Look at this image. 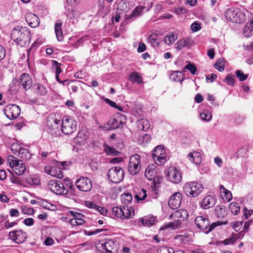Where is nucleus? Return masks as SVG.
I'll return each instance as SVG.
<instances>
[{
    "label": "nucleus",
    "instance_id": "nucleus-45",
    "mask_svg": "<svg viewBox=\"0 0 253 253\" xmlns=\"http://www.w3.org/2000/svg\"><path fill=\"white\" fill-rule=\"evenodd\" d=\"M158 253H175L171 248L167 247H161L158 250Z\"/></svg>",
    "mask_w": 253,
    "mask_h": 253
},
{
    "label": "nucleus",
    "instance_id": "nucleus-7",
    "mask_svg": "<svg viewBox=\"0 0 253 253\" xmlns=\"http://www.w3.org/2000/svg\"><path fill=\"white\" fill-rule=\"evenodd\" d=\"M77 123L72 118L64 117L62 121L61 129L66 135L72 134L77 129Z\"/></svg>",
    "mask_w": 253,
    "mask_h": 253
},
{
    "label": "nucleus",
    "instance_id": "nucleus-39",
    "mask_svg": "<svg viewBox=\"0 0 253 253\" xmlns=\"http://www.w3.org/2000/svg\"><path fill=\"white\" fill-rule=\"evenodd\" d=\"M229 209L234 215H238L239 213L240 207L237 203H231L229 205Z\"/></svg>",
    "mask_w": 253,
    "mask_h": 253
},
{
    "label": "nucleus",
    "instance_id": "nucleus-43",
    "mask_svg": "<svg viewBox=\"0 0 253 253\" xmlns=\"http://www.w3.org/2000/svg\"><path fill=\"white\" fill-rule=\"evenodd\" d=\"M214 67L219 72H222L224 70V61L221 59L218 60L214 64Z\"/></svg>",
    "mask_w": 253,
    "mask_h": 253
},
{
    "label": "nucleus",
    "instance_id": "nucleus-44",
    "mask_svg": "<svg viewBox=\"0 0 253 253\" xmlns=\"http://www.w3.org/2000/svg\"><path fill=\"white\" fill-rule=\"evenodd\" d=\"M200 117L202 120L206 121H210L212 118V114L209 111L201 113Z\"/></svg>",
    "mask_w": 253,
    "mask_h": 253
},
{
    "label": "nucleus",
    "instance_id": "nucleus-34",
    "mask_svg": "<svg viewBox=\"0 0 253 253\" xmlns=\"http://www.w3.org/2000/svg\"><path fill=\"white\" fill-rule=\"evenodd\" d=\"M33 88L37 93L41 95H44L47 93V89L46 87L38 83L34 84Z\"/></svg>",
    "mask_w": 253,
    "mask_h": 253
},
{
    "label": "nucleus",
    "instance_id": "nucleus-23",
    "mask_svg": "<svg viewBox=\"0 0 253 253\" xmlns=\"http://www.w3.org/2000/svg\"><path fill=\"white\" fill-rule=\"evenodd\" d=\"M187 158L191 163L196 165H199L202 162V156L200 153L197 151L190 153L187 156Z\"/></svg>",
    "mask_w": 253,
    "mask_h": 253
},
{
    "label": "nucleus",
    "instance_id": "nucleus-10",
    "mask_svg": "<svg viewBox=\"0 0 253 253\" xmlns=\"http://www.w3.org/2000/svg\"><path fill=\"white\" fill-rule=\"evenodd\" d=\"M108 176L109 180L112 182L119 183L124 178V170L120 167H113L108 171Z\"/></svg>",
    "mask_w": 253,
    "mask_h": 253
},
{
    "label": "nucleus",
    "instance_id": "nucleus-62",
    "mask_svg": "<svg viewBox=\"0 0 253 253\" xmlns=\"http://www.w3.org/2000/svg\"><path fill=\"white\" fill-rule=\"evenodd\" d=\"M54 243V240L50 237H47L44 241V244L46 246H50Z\"/></svg>",
    "mask_w": 253,
    "mask_h": 253
},
{
    "label": "nucleus",
    "instance_id": "nucleus-46",
    "mask_svg": "<svg viewBox=\"0 0 253 253\" xmlns=\"http://www.w3.org/2000/svg\"><path fill=\"white\" fill-rule=\"evenodd\" d=\"M27 182L32 185H38L40 184V180L38 177H31L27 179Z\"/></svg>",
    "mask_w": 253,
    "mask_h": 253
},
{
    "label": "nucleus",
    "instance_id": "nucleus-28",
    "mask_svg": "<svg viewBox=\"0 0 253 253\" xmlns=\"http://www.w3.org/2000/svg\"><path fill=\"white\" fill-rule=\"evenodd\" d=\"M129 79L132 83H136L138 84H141L143 83L142 76L136 72L131 73L129 75Z\"/></svg>",
    "mask_w": 253,
    "mask_h": 253
},
{
    "label": "nucleus",
    "instance_id": "nucleus-57",
    "mask_svg": "<svg viewBox=\"0 0 253 253\" xmlns=\"http://www.w3.org/2000/svg\"><path fill=\"white\" fill-rule=\"evenodd\" d=\"M187 9L183 6L178 7L175 9V12L177 14L186 13Z\"/></svg>",
    "mask_w": 253,
    "mask_h": 253
},
{
    "label": "nucleus",
    "instance_id": "nucleus-15",
    "mask_svg": "<svg viewBox=\"0 0 253 253\" xmlns=\"http://www.w3.org/2000/svg\"><path fill=\"white\" fill-rule=\"evenodd\" d=\"M9 236L11 239L18 244L24 242L27 238V234L21 230L10 232L9 233Z\"/></svg>",
    "mask_w": 253,
    "mask_h": 253
},
{
    "label": "nucleus",
    "instance_id": "nucleus-52",
    "mask_svg": "<svg viewBox=\"0 0 253 253\" xmlns=\"http://www.w3.org/2000/svg\"><path fill=\"white\" fill-rule=\"evenodd\" d=\"M70 212L71 215L74 217L73 218L75 219H77L78 218H84V215L83 214L74 211H70Z\"/></svg>",
    "mask_w": 253,
    "mask_h": 253
},
{
    "label": "nucleus",
    "instance_id": "nucleus-9",
    "mask_svg": "<svg viewBox=\"0 0 253 253\" xmlns=\"http://www.w3.org/2000/svg\"><path fill=\"white\" fill-rule=\"evenodd\" d=\"M47 188L57 195H66L68 193V189L65 188L64 184L59 180H50L48 183Z\"/></svg>",
    "mask_w": 253,
    "mask_h": 253
},
{
    "label": "nucleus",
    "instance_id": "nucleus-24",
    "mask_svg": "<svg viewBox=\"0 0 253 253\" xmlns=\"http://www.w3.org/2000/svg\"><path fill=\"white\" fill-rule=\"evenodd\" d=\"M156 169V165L152 164L150 165L146 169L145 176L148 179L152 180L155 178L157 173Z\"/></svg>",
    "mask_w": 253,
    "mask_h": 253
},
{
    "label": "nucleus",
    "instance_id": "nucleus-4",
    "mask_svg": "<svg viewBox=\"0 0 253 253\" xmlns=\"http://www.w3.org/2000/svg\"><path fill=\"white\" fill-rule=\"evenodd\" d=\"M203 185L197 182L191 181L186 183L183 187V191L190 197H195L199 195L203 190Z\"/></svg>",
    "mask_w": 253,
    "mask_h": 253
},
{
    "label": "nucleus",
    "instance_id": "nucleus-11",
    "mask_svg": "<svg viewBox=\"0 0 253 253\" xmlns=\"http://www.w3.org/2000/svg\"><path fill=\"white\" fill-rule=\"evenodd\" d=\"M165 173L168 179L171 182L177 184L181 182V174L176 167L171 166L168 168Z\"/></svg>",
    "mask_w": 253,
    "mask_h": 253
},
{
    "label": "nucleus",
    "instance_id": "nucleus-20",
    "mask_svg": "<svg viewBox=\"0 0 253 253\" xmlns=\"http://www.w3.org/2000/svg\"><path fill=\"white\" fill-rule=\"evenodd\" d=\"M215 199L211 195L205 197L201 203V207L204 209H209L213 207L215 204Z\"/></svg>",
    "mask_w": 253,
    "mask_h": 253
},
{
    "label": "nucleus",
    "instance_id": "nucleus-21",
    "mask_svg": "<svg viewBox=\"0 0 253 253\" xmlns=\"http://www.w3.org/2000/svg\"><path fill=\"white\" fill-rule=\"evenodd\" d=\"M61 124L60 120L57 119L56 118L50 116L47 119V126L49 127L50 129L53 130V134L57 133V131H58V128Z\"/></svg>",
    "mask_w": 253,
    "mask_h": 253
},
{
    "label": "nucleus",
    "instance_id": "nucleus-8",
    "mask_svg": "<svg viewBox=\"0 0 253 253\" xmlns=\"http://www.w3.org/2000/svg\"><path fill=\"white\" fill-rule=\"evenodd\" d=\"M130 174H137L141 169L140 156L138 154L132 155L130 158L127 167Z\"/></svg>",
    "mask_w": 253,
    "mask_h": 253
},
{
    "label": "nucleus",
    "instance_id": "nucleus-53",
    "mask_svg": "<svg viewBox=\"0 0 253 253\" xmlns=\"http://www.w3.org/2000/svg\"><path fill=\"white\" fill-rule=\"evenodd\" d=\"M220 225V223L219 221L216 222H213L210 224L209 223V227L208 228V230L206 231V233H209L215 227L218 225Z\"/></svg>",
    "mask_w": 253,
    "mask_h": 253
},
{
    "label": "nucleus",
    "instance_id": "nucleus-48",
    "mask_svg": "<svg viewBox=\"0 0 253 253\" xmlns=\"http://www.w3.org/2000/svg\"><path fill=\"white\" fill-rule=\"evenodd\" d=\"M236 74L237 78L239 79L240 81H244L248 78V75L244 74L243 71L241 70H237L236 72Z\"/></svg>",
    "mask_w": 253,
    "mask_h": 253
},
{
    "label": "nucleus",
    "instance_id": "nucleus-29",
    "mask_svg": "<svg viewBox=\"0 0 253 253\" xmlns=\"http://www.w3.org/2000/svg\"><path fill=\"white\" fill-rule=\"evenodd\" d=\"M123 219L129 218L131 217L134 214V210L131 207L123 206Z\"/></svg>",
    "mask_w": 253,
    "mask_h": 253
},
{
    "label": "nucleus",
    "instance_id": "nucleus-19",
    "mask_svg": "<svg viewBox=\"0 0 253 253\" xmlns=\"http://www.w3.org/2000/svg\"><path fill=\"white\" fill-rule=\"evenodd\" d=\"M25 18L28 24L32 28H36L40 24L39 18L33 13H26Z\"/></svg>",
    "mask_w": 253,
    "mask_h": 253
},
{
    "label": "nucleus",
    "instance_id": "nucleus-35",
    "mask_svg": "<svg viewBox=\"0 0 253 253\" xmlns=\"http://www.w3.org/2000/svg\"><path fill=\"white\" fill-rule=\"evenodd\" d=\"M176 39V36H175L173 33H169L165 36L164 42L167 44L169 45L174 42Z\"/></svg>",
    "mask_w": 253,
    "mask_h": 253
},
{
    "label": "nucleus",
    "instance_id": "nucleus-16",
    "mask_svg": "<svg viewBox=\"0 0 253 253\" xmlns=\"http://www.w3.org/2000/svg\"><path fill=\"white\" fill-rule=\"evenodd\" d=\"M19 84L23 88L27 91L32 86L33 80L30 75L27 73H23L20 76Z\"/></svg>",
    "mask_w": 253,
    "mask_h": 253
},
{
    "label": "nucleus",
    "instance_id": "nucleus-58",
    "mask_svg": "<svg viewBox=\"0 0 253 253\" xmlns=\"http://www.w3.org/2000/svg\"><path fill=\"white\" fill-rule=\"evenodd\" d=\"M54 169H55V168H52V169H50V170H47L46 169H45V170L47 172V173H48L49 174L51 175H52V176H57L58 178H61L62 177V175L61 174H58V175H56L55 173H54Z\"/></svg>",
    "mask_w": 253,
    "mask_h": 253
},
{
    "label": "nucleus",
    "instance_id": "nucleus-1",
    "mask_svg": "<svg viewBox=\"0 0 253 253\" xmlns=\"http://www.w3.org/2000/svg\"><path fill=\"white\" fill-rule=\"evenodd\" d=\"M11 38L21 46H27L30 42V32L25 27L17 26L12 30Z\"/></svg>",
    "mask_w": 253,
    "mask_h": 253
},
{
    "label": "nucleus",
    "instance_id": "nucleus-17",
    "mask_svg": "<svg viewBox=\"0 0 253 253\" xmlns=\"http://www.w3.org/2000/svg\"><path fill=\"white\" fill-rule=\"evenodd\" d=\"M182 197L179 192L174 193L169 201V205L172 209H176L179 207Z\"/></svg>",
    "mask_w": 253,
    "mask_h": 253
},
{
    "label": "nucleus",
    "instance_id": "nucleus-22",
    "mask_svg": "<svg viewBox=\"0 0 253 253\" xmlns=\"http://www.w3.org/2000/svg\"><path fill=\"white\" fill-rule=\"evenodd\" d=\"M123 123L118 118H112L105 126V127L107 129H114L120 127H122Z\"/></svg>",
    "mask_w": 253,
    "mask_h": 253
},
{
    "label": "nucleus",
    "instance_id": "nucleus-63",
    "mask_svg": "<svg viewBox=\"0 0 253 253\" xmlns=\"http://www.w3.org/2000/svg\"><path fill=\"white\" fill-rule=\"evenodd\" d=\"M9 214L11 216H18L19 215V212L18 210L13 209L10 210Z\"/></svg>",
    "mask_w": 253,
    "mask_h": 253
},
{
    "label": "nucleus",
    "instance_id": "nucleus-2",
    "mask_svg": "<svg viewBox=\"0 0 253 253\" xmlns=\"http://www.w3.org/2000/svg\"><path fill=\"white\" fill-rule=\"evenodd\" d=\"M96 249L101 253H115L119 249V245L114 240L105 239L96 244Z\"/></svg>",
    "mask_w": 253,
    "mask_h": 253
},
{
    "label": "nucleus",
    "instance_id": "nucleus-13",
    "mask_svg": "<svg viewBox=\"0 0 253 253\" xmlns=\"http://www.w3.org/2000/svg\"><path fill=\"white\" fill-rule=\"evenodd\" d=\"M20 108L15 104L8 105L4 109V113L7 118L13 120L17 118L20 114Z\"/></svg>",
    "mask_w": 253,
    "mask_h": 253
},
{
    "label": "nucleus",
    "instance_id": "nucleus-18",
    "mask_svg": "<svg viewBox=\"0 0 253 253\" xmlns=\"http://www.w3.org/2000/svg\"><path fill=\"white\" fill-rule=\"evenodd\" d=\"M195 222L197 227L201 230L207 229L210 223V220L207 215L197 217L195 220Z\"/></svg>",
    "mask_w": 253,
    "mask_h": 253
},
{
    "label": "nucleus",
    "instance_id": "nucleus-59",
    "mask_svg": "<svg viewBox=\"0 0 253 253\" xmlns=\"http://www.w3.org/2000/svg\"><path fill=\"white\" fill-rule=\"evenodd\" d=\"M53 62L56 66V67H55L56 75H60V74L61 72L60 64H59L56 61H54Z\"/></svg>",
    "mask_w": 253,
    "mask_h": 253
},
{
    "label": "nucleus",
    "instance_id": "nucleus-32",
    "mask_svg": "<svg viewBox=\"0 0 253 253\" xmlns=\"http://www.w3.org/2000/svg\"><path fill=\"white\" fill-rule=\"evenodd\" d=\"M138 128L141 130H146L149 128L150 124L149 121L145 119H142L137 122Z\"/></svg>",
    "mask_w": 253,
    "mask_h": 253
},
{
    "label": "nucleus",
    "instance_id": "nucleus-42",
    "mask_svg": "<svg viewBox=\"0 0 253 253\" xmlns=\"http://www.w3.org/2000/svg\"><path fill=\"white\" fill-rule=\"evenodd\" d=\"M113 214L117 217L123 219V210L122 208L118 207H114L112 209Z\"/></svg>",
    "mask_w": 253,
    "mask_h": 253
},
{
    "label": "nucleus",
    "instance_id": "nucleus-41",
    "mask_svg": "<svg viewBox=\"0 0 253 253\" xmlns=\"http://www.w3.org/2000/svg\"><path fill=\"white\" fill-rule=\"evenodd\" d=\"M132 200V196L130 193H125L122 195L121 200L124 204L127 205Z\"/></svg>",
    "mask_w": 253,
    "mask_h": 253
},
{
    "label": "nucleus",
    "instance_id": "nucleus-38",
    "mask_svg": "<svg viewBox=\"0 0 253 253\" xmlns=\"http://www.w3.org/2000/svg\"><path fill=\"white\" fill-rule=\"evenodd\" d=\"M17 155L19 158L25 160H28L30 159L31 156V155L29 153L28 151L23 147L19 150Z\"/></svg>",
    "mask_w": 253,
    "mask_h": 253
},
{
    "label": "nucleus",
    "instance_id": "nucleus-61",
    "mask_svg": "<svg viewBox=\"0 0 253 253\" xmlns=\"http://www.w3.org/2000/svg\"><path fill=\"white\" fill-rule=\"evenodd\" d=\"M85 205L90 208V209H96V208L97 207V205H96L95 203H94L93 202H90V201H86L85 202Z\"/></svg>",
    "mask_w": 253,
    "mask_h": 253
},
{
    "label": "nucleus",
    "instance_id": "nucleus-55",
    "mask_svg": "<svg viewBox=\"0 0 253 253\" xmlns=\"http://www.w3.org/2000/svg\"><path fill=\"white\" fill-rule=\"evenodd\" d=\"M244 215L246 218H248L253 213V210H248L246 207L244 208Z\"/></svg>",
    "mask_w": 253,
    "mask_h": 253
},
{
    "label": "nucleus",
    "instance_id": "nucleus-26",
    "mask_svg": "<svg viewBox=\"0 0 253 253\" xmlns=\"http://www.w3.org/2000/svg\"><path fill=\"white\" fill-rule=\"evenodd\" d=\"M62 22L59 20L54 25V30L57 39L58 41L61 42L63 40L62 29L61 28Z\"/></svg>",
    "mask_w": 253,
    "mask_h": 253
},
{
    "label": "nucleus",
    "instance_id": "nucleus-51",
    "mask_svg": "<svg viewBox=\"0 0 253 253\" xmlns=\"http://www.w3.org/2000/svg\"><path fill=\"white\" fill-rule=\"evenodd\" d=\"M235 242V239L233 237H230L222 241V243L225 245H228L233 244Z\"/></svg>",
    "mask_w": 253,
    "mask_h": 253
},
{
    "label": "nucleus",
    "instance_id": "nucleus-54",
    "mask_svg": "<svg viewBox=\"0 0 253 253\" xmlns=\"http://www.w3.org/2000/svg\"><path fill=\"white\" fill-rule=\"evenodd\" d=\"M142 8L139 6H136L132 12V15L135 17L139 15L140 13L142 12Z\"/></svg>",
    "mask_w": 253,
    "mask_h": 253
},
{
    "label": "nucleus",
    "instance_id": "nucleus-56",
    "mask_svg": "<svg viewBox=\"0 0 253 253\" xmlns=\"http://www.w3.org/2000/svg\"><path fill=\"white\" fill-rule=\"evenodd\" d=\"M191 29L192 31L197 32L201 29V26L199 23L194 22L191 25Z\"/></svg>",
    "mask_w": 253,
    "mask_h": 253
},
{
    "label": "nucleus",
    "instance_id": "nucleus-36",
    "mask_svg": "<svg viewBox=\"0 0 253 253\" xmlns=\"http://www.w3.org/2000/svg\"><path fill=\"white\" fill-rule=\"evenodd\" d=\"M149 42L153 47H157L159 45V40L156 34H152L149 36Z\"/></svg>",
    "mask_w": 253,
    "mask_h": 253
},
{
    "label": "nucleus",
    "instance_id": "nucleus-64",
    "mask_svg": "<svg viewBox=\"0 0 253 253\" xmlns=\"http://www.w3.org/2000/svg\"><path fill=\"white\" fill-rule=\"evenodd\" d=\"M24 223L27 226H31L34 223V220L32 218H27L24 219Z\"/></svg>",
    "mask_w": 253,
    "mask_h": 253
},
{
    "label": "nucleus",
    "instance_id": "nucleus-31",
    "mask_svg": "<svg viewBox=\"0 0 253 253\" xmlns=\"http://www.w3.org/2000/svg\"><path fill=\"white\" fill-rule=\"evenodd\" d=\"M169 79L171 81L181 83L183 80V76L180 71H174L170 74Z\"/></svg>",
    "mask_w": 253,
    "mask_h": 253
},
{
    "label": "nucleus",
    "instance_id": "nucleus-5",
    "mask_svg": "<svg viewBox=\"0 0 253 253\" xmlns=\"http://www.w3.org/2000/svg\"><path fill=\"white\" fill-rule=\"evenodd\" d=\"M7 162L13 171L17 175H22L26 170L24 163L11 155L7 157Z\"/></svg>",
    "mask_w": 253,
    "mask_h": 253
},
{
    "label": "nucleus",
    "instance_id": "nucleus-25",
    "mask_svg": "<svg viewBox=\"0 0 253 253\" xmlns=\"http://www.w3.org/2000/svg\"><path fill=\"white\" fill-rule=\"evenodd\" d=\"M220 196L223 201L229 202L232 198L231 192L222 185H220Z\"/></svg>",
    "mask_w": 253,
    "mask_h": 253
},
{
    "label": "nucleus",
    "instance_id": "nucleus-49",
    "mask_svg": "<svg viewBox=\"0 0 253 253\" xmlns=\"http://www.w3.org/2000/svg\"><path fill=\"white\" fill-rule=\"evenodd\" d=\"M23 147L18 143H13L11 146V150L13 153L18 154L19 150L21 149Z\"/></svg>",
    "mask_w": 253,
    "mask_h": 253
},
{
    "label": "nucleus",
    "instance_id": "nucleus-6",
    "mask_svg": "<svg viewBox=\"0 0 253 253\" xmlns=\"http://www.w3.org/2000/svg\"><path fill=\"white\" fill-rule=\"evenodd\" d=\"M227 20L233 23H241L246 20L245 14L239 9H229L225 13Z\"/></svg>",
    "mask_w": 253,
    "mask_h": 253
},
{
    "label": "nucleus",
    "instance_id": "nucleus-33",
    "mask_svg": "<svg viewBox=\"0 0 253 253\" xmlns=\"http://www.w3.org/2000/svg\"><path fill=\"white\" fill-rule=\"evenodd\" d=\"M104 151L108 155L118 156L120 152L117 151L115 148L109 146V145L105 144L103 146Z\"/></svg>",
    "mask_w": 253,
    "mask_h": 253
},
{
    "label": "nucleus",
    "instance_id": "nucleus-37",
    "mask_svg": "<svg viewBox=\"0 0 253 253\" xmlns=\"http://www.w3.org/2000/svg\"><path fill=\"white\" fill-rule=\"evenodd\" d=\"M156 221V218L153 216L143 218L141 219V221L143 225L147 226H151L153 225Z\"/></svg>",
    "mask_w": 253,
    "mask_h": 253
},
{
    "label": "nucleus",
    "instance_id": "nucleus-47",
    "mask_svg": "<svg viewBox=\"0 0 253 253\" xmlns=\"http://www.w3.org/2000/svg\"><path fill=\"white\" fill-rule=\"evenodd\" d=\"M224 81L227 84L229 85H233L235 81V77L232 74H228L226 76Z\"/></svg>",
    "mask_w": 253,
    "mask_h": 253
},
{
    "label": "nucleus",
    "instance_id": "nucleus-60",
    "mask_svg": "<svg viewBox=\"0 0 253 253\" xmlns=\"http://www.w3.org/2000/svg\"><path fill=\"white\" fill-rule=\"evenodd\" d=\"M242 223L241 222H235L232 224V227L236 232L238 231L240 229Z\"/></svg>",
    "mask_w": 253,
    "mask_h": 253
},
{
    "label": "nucleus",
    "instance_id": "nucleus-40",
    "mask_svg": "<svg viewBox=\"0 0 253 253\" xmlns=\"http://www.w3.org/2000/svg\"><path fill=\"white\" fill-rule=\"evenodd\" d=\"M189 42V39H182L181 40H179L176 43V48L178 50H181L183 47H184L186 45H187Z\"/></svg>",
    "mask_w": 253,
    "mask_h": 253
},
{
    "label": "nucleus",
    "instance_id": "nucleus-30",
    "mask_svg": "<svg viewBox=\"0 0 253 253\" xmlns=\"http://www.w3.org/2000/svg\"><path fill=\"white\" fill-rule=\"evenodd\" d=\"M135 194L134 198L138 202L144 200L147 197L146 191L143 189H137Z\"/></svg>",
    "mask_w": 253,
    "mask_h": 253
},
{
    "label": "nucleus",
    "instance_id": "nucleus-12",
    "mask_svg": "<svg viewBox=\"0 0 253 253\" xmlns=\"http://www.w3.org/2000/svg\"><path fill=\"white\" fill-rule=\"evenodd\" d=\"M152 156L156 164L158 166L163 165L166 161L165 150L161 145L155 147L152 151Z\"/></svg>",
    "mask_w": 253,
    "mask_h": 253
},
{
    "label": "nucleus",
    "instance_id": "nucleus-14",
    "mask_svg": "<svg viewBox=\"0 0 253 253\" xmlns=\"http://www.w3.org/2000/svg\"><path fill=\"white\" fill-rule=\"evenodd\" d=\"M77 187L81 191L87 192L92 188V182L91 180L86 177H81L76 182Z\"/></svg>",
    "mask_w": 253,
    "mask_h": 253
},
{
    "label": "nucleus",
    "instance_id": "nucleus-3",
    "mask_svg": "<svg viewBox=\"0 0 253 253\" xmlns=\"http://www.w3.org/2000/svg\"><path fill=\"white\" fill-rule=\"evenodd\" d=\"M188 214L185 210L179 209L173 212L170 215V217L174 220L173 222H169L166 226L172 229H176L181 224L182 221L188 218Z\"/></svg>",
    "mask_w": 253,
    "mask_h": 253
},
{
    "label": "nucleus",
    "instance_id": "nucleus-50",
    "mask_svg": "<svg viewBox=\"0 0 253 253\" xmlns=\"http://www.w3.org/2000/svg\"><path fill=\"white\" fill-rule=\"evenodd\" d=\"M185 69L188 70L192 74L195 75L197 71L196 67L192 64L189 63L185 67Z\"/></svg>",
    "mask_w": 253,
    "mask_h": 253
},
{
    "label": "nucleus",
    "instance_id": "nucleus-27",
    "mask_svg": "<svg viewBox=\"0 0 253 253\" xmlns=\"http://www.w3.org/2000/svg\"><path fill=\"white\" fill-rule=\"evenodd\" d=\"M243 33L247 38L253 36V20L246 24L243 29Z\"/></svg>",
    "mask_w": 253,
    "mask_h": 253
}]
</instances>
